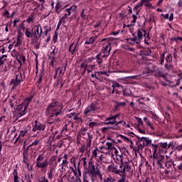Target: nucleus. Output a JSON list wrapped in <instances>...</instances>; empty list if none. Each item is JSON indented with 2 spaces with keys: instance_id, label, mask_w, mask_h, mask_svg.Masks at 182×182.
Here are the masks:
<instances>
[{
  "instance_id": "obj_61",
  "label": "nucleus",
  "mask_w": 182,
  "mask_h": 182,
  "mask_svg": "<svg viewBox=\"0 0 182 182\" xmlns=\"http://www.w3.org/2000/svg\"><path fill=\"white\" fill-rule=\"evenodd\" d=\"M69 11H70V13H73L75 12V11H76V9H77V7L76 6H71L70 8L68 9Z\"/></svg>"
},
{
  "instance_id": "obj_19",
  "label": "nucleus",
  "mask_w": 182,
  "mask_h": 182,
  "mask_svg": "<svg viewBox=\"0 0 182 182\" xmlns=\"http://www.w3.org/2000/svg\"><path fill=\"white\" fill-rule=\"evenodd\" d=\"M140 56H150L151 55V50L150 48H144L139 52Z\"/></svg>"
},
{
  "instance_id": "obj_48",
  "label": "nucleus",
  "mask_w": 182,
  "mask_h": 182,
  "mask_svg": "<svg viewBox=\"0 0 182 182\" xmlns=\"http://www.w3.org/2000/svg\"><path fill=\"white\" fill-rule=\"evenodd\" d=\"M107 171H109V173H114V164L109 165V166L107 168Z\"/></svg>"
},
{
  "instance_id": "obj_42",
  "label": "nucleus",
  "mask_w": 182,
  "mask_h": 182,
  "mask_svg": "<svg viewBox=\"0 0 182 182\" xmlns=\"http://www.w3.org/2000/svg\"><path fill=\"white\" fill-rule=\"evenodd\" d=\"M123 91L124 96H130L132 91L129 89H123L122 90Z\"/></svg>"
},
{
  "instance_id": "obj_35",
  "label": "nucleus",
  "mask_w": 182,
  "mask_h": 182,
  "mask_svg": "<svg viewBox=\"0 0 182 182\" xmlns=\"http://www.w3.org/2000/svg\"><path fill=\"white\" fill-rule=\"evenodd\" d=\"M71 170H73V172L74 173L75 176V178L76 177H82V172L80 171V168H77V172L76 171H75V169L73 168H70ZM78 173V175H77Z\"/></svg>"
},
{
  "instance_id": "obj_41",
  "label": "nucleus",
  "mask_w": 182,
  "mask_h": 182,
  "mask_svg": "<svg viewBox=\"0 0 182 182\" xmlns=\"http://www.w3.org/2000/svg\"><path fill=\"white\" fill-rule=\"evenodd\" d=\"M162 149H168L167 142H161L159 143V150Z\"/></svg>"
},
{
  "instance_id": "obj_11",
  "label": "nucleus",
  "mask_w": 182,
  "mask_h": 182,
  "mask_svg": "<svg viewBox=\"0 0 182 182\" xmlns=\"http://www.w3.org/2000/svg\"><path fill=\"white\" fill-rule=\"evenodd\" d=\"M107 59V57H105L103 54L98 53L95 56L96 62H94V63H96L97 66L98 65L99 68H102V64L103 63V60H106Z\"/></svg>"
},
{
  "instance_id": "obj_57",
  "label": "nucleus",
  "mask_w": 182,
  "mask_h": 182,
  "mask_svg": "<svg viewBox=\"0 0 182 182\" xmlns=\"http://www.w3.org/2000/svg\"><path fill=\"white\" fill-rule=\"evenodd\" d=\"M14 100H15V96H13L12 98L9 100V104L11 109L14 108Z\"/></svg>"
},
{
  "instance_id": "obj_38",
  "label": "nucleus",
  "mask_w": 182,
  "mask_h": 182,
  "mask_svg": "<svg viewBox=\"0 0 182 182\" xmlns=\"http://www.w3.org/2000/svg\"><path fill=\"white\" fill-rule=\"evenodd\" d=\"M128 41L129 42H133V43H136L137 45H139L141 42L140 40L139 41V38H137V36H135L133 38H129Z\"/></svg>"
},
{
  "instance_id": "obj_52",
  "label": "nucleus",
  "mask_w": 182,
  "mask_h": 182,
  "mask_svg": "<svg viewBox=\"0 0 182 182\" xmlns=\"http://www.w3.org/2000/svg\"><path fill=\"white\" fill-rule=\"evenodd\" d=\"M63 80V79L61 77H58L56 82H55V86H59V83H60Z\"/></svg>"
},
{
  "instance_id": "obj_58",
  "label": "nucleus",
  "mask_w": 182,
  "mask_h": 182,
  "mask_svg": "<svg viewBox=\"0 0 182 182\" xmlns=\"http://www.w3.org/2000/svg\"><path fill=\"white\" fill-rule=\"evenodd\" d=\"M26 133H28V131H20V134L18 135V137H25V134H26Z\"/></svg>"
},
{
  "instance_id": "obj_8",
  "label": "nucleus",
  "mask_w": 182,
  "mask_h": 182,
  "mask_svg": "<svg viewBox=\"0 0 182 182\" xmlns=\"http://www.w3.org/2000/svg\"><path fill=\"white\" fill-rule=\"evenodd\" d=\"M97 109V104H96V102H92L91 105L87 107V109H85L84 111L85 117L90 116V114L93 113V112H95Z\"/></svg>"
},
{
  "instance_id": "obj_44",
  "label": "nucleus",
  "mask_w": 182,
  "mask_h": 182,
  "mask_svg": "<svg viewBox=\"0 0 182 182\" xmlns=\"http://www.w3.org/2000/svg\"><path fill=\"white\" fill-rule=\"evenodd\" d=\"M132 18L133 20L131 21V26H134V23H136V21H137V16H136L135 14H132Z\"/></svg>"
},
{
  "instance_id": "obj_63",
  "label": "nucleus",
  "mask_w": 182,
  "mask_h": 182,
  "mask_svg": "<svg viewBox=\"0 0 182 182\" xmlns=\"http://www.w3.org/2000/svg\"><path fill=\"white\" fill-rule=\"evenodd\" d=\"M113 129V127H102V132L104 134H105L106 132H107V130H109V129Z\"/></svg>"
},
{
  "instance_id": "obj_45",
  "label": "nucleus",
  "mask_w": 182,
  "mask_h": 182,
  "mask_svg": "<svg viewBox=\"0 0 182 182\" xmlns=\"http://www.w3.org/2000/svg\"><path fill=\"white\" fill-rule=\"evenodd\" d=\"M80 17L83 21H86V19H87V15L85 14V9L82 10Z\"/></svg>"
},
{
  "instance_id": "obj_7",
  "label": "nucleus",
  "mask_w": 182,
  "mask_h": 182,
  "mask_svg": "<svg viewBox=\"0 0 182 182\" xmlns=\"http://www.w3.org/2000/svg\"><path fill=\"white\" fill-rule=\"evenodd\" d=\"M16 112V114L21 117V116H24V114L28 113V106H26L25 103L22 102L17 106Z\"/></svg>"
},
{
  "instance_id": "obj_28",
  "label": "nucleus",
  "mask_w": 182,
  "mask_h": 182,
  "mask_svg": "<svg viewBox=\"0 0 182 182\" xmlns=\"http://www.w3.org/2000/svg\"><path fill=\"white\" fill-rule=\"evenodd\" d=\"M129 170H132V166H130V164L127 162L124 168H122V173H124L126 171H129Z\"/></svg>"
},
{
  "instance_id": "obj_26",
  "label": "nucleus",
  "mask_w": 182,
  "mask_h": 182,
  "mask_svg": "<svg viewBox=\"0 0 182 182\" xmlns=\"http://www.w3.org/2000/svg\"><path fill=\"white\" fill-rule=\"evenodd\" d=\"M53 171H55V168L50 167V169L47 173V175H48V177L49 180H53Z\"/></svg>"
},
{
  "instance_id": "obj_34",
  "label": "nucleus",
  "mask_w": 182,
  "mask_h": 182,
  "mask_svg": "<svg viewBox=\"0 0 182 182\" xmlns=\"http://www.w3.org/2000/svg\"><path fill=\"white\" fill-rule=\"evenodd\" d=\"M151 147L152 148L153 153H157V150H160L159 144H152L151 145Z\"/></svg>"
},
{
  "instance_id": "obj_2",
  "label": "nucleus",
  "mask_w": 182,
  "mask_h": 182,
  "mask_svg": "<svg viewBox=\"0 0 182 182\" xmlns=\"http://www.w3.org/2000/svg\"><path fill=\"white\" fill-rule=\"evenodd\" d=\"M155 77H163L166 82H168L169 85L171 86V83H173V81H170L167 79L166 77V75H164V73L160 70L159 68H157V65L154 63H149L142 70V75H146V76H150V75H153Z\"/></svg>"
},
{
  "instance_id": "obj_39",
  "label": "nucleus",
  "mask_w": 182,
  "mask_h": 182,
  "mask_svg": "<svg viewBox=\"0 0 182 182\" xmlns=\"http://www.w3.org/2000/svg\"><path fill=\"white\" fill-rule=\"evenodd\" d=\"M25 35L26 38H32V31H31V28H27L25 31Z\"/></svg>"
},
{
  "instance_id": "obj_40",
  "label": "nucleus",
  "mask_w": 182,
  "mask_h": 182,
  "mask_svg": "<svg viewBox=\"0 0 182 182\" xmlns=\"http://www.w3.org/2000/svg\"><path fill=\"white\" fill-rule=\"evenodd\" d=\"M119 136L124 141H127V143H130L131 144H133V141L129 139L127 136L123 135H119Z\"/></svg>"
},
{
  "instance_id": "obj_3",
  "label": "nucleus",
  "mask_w": 182,
  "mask_h": 182,
  "mask_svg": "<svg viewBox=\"0 0 182 182\" xmlns=\"http://www.w3.org/2000/svg\"><path fill=\"white\" fill-rule=\"evenodd\" d=\"M100 164L96 163L95 165V163L93 161H90L88 163V170L87 173L90 176V178L91 180V182H97V180H101V181L103 180L102 172H100V169L99 168Z\"/></svg>"
},
{
  "instance_id": "obj_51",
  "label": "nucleus",
  "mask_w": 182,
  "mask_h": 182,
  "mask_svg": "<svg viewBox=\"0 0 182 182\" xmlns=\"http://www.w3.org/2000/svg\"><path fill=\"white\" fill-rule=\"evenodd\" d=\"M116 180L112 177H107L104 180V182H114Z\"/></svg>"
},
{
  "instance_id": "obj_12",
  "label": "nucleus",
  "mask_w": 182,
  "mask_h": 182,
  "mask_svg": "<svg viewBox=\"0 0 182 182\" xmlns=\"http://www.w3.org/2000/svg\"><path fill=\"white\" fill-rule=\"evenodd\" d=\"M112 87H113V90L112 91V93H114V92H117L116 94H119L120 95V92L122 90H123V87L122 85H120V84H119L118 82H113L112 84Z\"/></svg>"
},
{
  "instance_id": "obj_49",
  "label": "nucleus",
  "mask_w": 182,
  "mask_h": 182,
  "mask_svg": "<svg viewBox=\"0 0 182 182\" xmlns=\"http://www.w3.org/2000/svg\"><path fill=\"white\" fill-rule=\"evenodd\" d=\"M45 31L43 32L44 33V36H48V33H49V32H50V31H52V28L50 27L48 28L47 26H45Z\"/></svg>"
},
{
  "instance_id": "obj_33",
  "label": "nucleus",
  "mask_w": 182,
  "mask_h": 182,
  "mask_svg": "<svg viewBox=\"0 0 182 182\" xmlns=\"http://www.w3.org/2000/svg\"><path fill=\"white\" fill-rule=\"evenodd\" d=\"M31 38L34 39V41H38L39 39V36L37 34V33L35 31L34 29H31Z\"/></svg>"
},
{
  "instance_id": "obj_21",
  "label": "nucleus",
  "mask_w": 182,
  "mask_h": 182,
  "mask_svg": "<svg viewBox=\"0 0 182 182\" xmlns=\"http://www.w3.org/2000/svg\"><path fill=\"white\" fill-rule=\"evenodd\" d=\"M63 6V5L62 4V1H57V2L55 3V14H60V9H62Z\"/></svg>"
},
{
  "instance_id": "obj_14",
  "label": "nucleus",
  "mask_w": 182,
  "mask_h": 182,
  "mask_svg": "<svg viewBox=\"0 0 182 182\" xmlns=\"http://www.w3.org/2000/svg\"><path fill=\"white\" fill-rule=\"evenodd\" d=\"M146 30L144 28H139L136 31V38H138V41L141 42V39H143V35L144 36H146Z\"/></svg>"
},
{
  "instance_id": "obj_22",
  "label": "nucleus",
  "mask_w": 182,
  "mask_h": 182,
  "mask_svg": "<svg viewBox=\"0 0 182 182\" xmlns=\"http://www.w3.org/2000/svg\"><path fill=\"white\" fill-rule=\"evenodd\" d=\"M28 161H29V156L28 154V150H26L23 153V163H24V164H28Z\"/></svg>"
},
{
  "instance_id": "obj_37",
  "label": "nucleus",
  "mask_w": 182,
  "mask_h": 182,
  "mask_svg": "<svg viewBox=\"0 0 182 182\" xmlns=\"http://www.w3.org/2000/svg\"><path fill=\"white\" fill-rule=\"evenodd\" d=\"M13 176H14V182H18V180H19V177H18V170L14 169Z\"/></svg>"
},
{
  "instance_id": "obj_60",
  "label": "nucleus",
  "mask_w": 182,
  "mask_h": 182,
  "mask_svg": "<svg viewBox=\"0 0 182 182\" xmlns=\"http://www.w3.org/2000/svg\"><path fill=\"white\" fill-rule=\"evenodd\" d=\"M148 22H149V23L151 22H154V23H156V20L154 19V16L151 15L149 18Z\"/></svg>"
},
{
  "instance_id": "obj_10",
  "label": "nucleus",
  "mask_w": 182,
  "mask_h": 182,
  "mask_svg": "<svg viewBox=\"0 0 182 182\" xmlns=\"http://www.w3.org/2000/svg\"><path fill=\"white\" fill-rule=\"evenodd\" d=\"M165 60L166 63L164 65V68L166 70H170V69L173 68V65H171V63H173V55L170 53H168L166 56Z\"/></svg>"
},
{
  "instance_id": "obj_20",
  "label": "nucleus",
  "mask_w": 182,
  "mask_h": 182,
  "mask_svg": "<svg viewBox=\"0 0 182 182\" xmlns=\"http://www.w3.org/2000/svg\"><path fill=\"white\" fill-rule=\"evenodd\" d=\"M96 63H93V64H87L86 68L87 73H92V72L96 69Z\"/></svg>"
},
{
  "instance_id": "obj_43",
  "label": "nucleus",
  "mask_w": 182,
  "mask_h": 182,
  "mask_svg": "<svg viewBox=\"0 0 182 182\" xmlns=\"http://www.w3.org/2000/svg\"><path fill=\"white\" fill-rule=\"evenodd\" d=\"M172 166H173V163L170 161L166 162L165 164V167L166 168V170H169L171 171Z\"/></svg>"
},
{
  "instance_id": "obj_64",
  "label": "nucleus",
  "mask_w": 182,
  "mask_h": 182,
  "mask_svg": "<svg viewBox=\"0 0 182 182\" xmlns=\"http://www.w3.org/2000/svg\"><path fill=\"white\" fill-rule=\"evenodd\" d=\"M22 36H23V33L18 30L17 32V39H21Z\"/></svg>"
},
{
  "instance_id": "obj_50",
  "label": "nucleus",
  "mask_w": 182,
  "mask_h": 182,
  "mask_svg": "<svg viewBox=\"0 0 182 182\" xmlns=\"http://www.w3.org/2000/svg\"><path fill=\"white\" fill-rule=\"evenodd\" d=\"M53 41L54 42V43H56V42H58V31H56L54 33Z\"/></svg>"
},
{
  "instance_id": "obj_53",
  "label": "nucleus",
  "mask_w": 182,
  "mask_h": 182,
  "mask_svg": "<svg viewBox=\"0 0 182 182\" xmlns=\"http://www.w3.org/2000/svg\"><path fill=\"white\" fill-rule=\"evenodd\" d=\"M87 129H86V128H83L82 129L80 132H79V134H80V136H86V131Z\"/></svg>"
},
{
  "instance_id": "obj_23",
  "label": "nucleus",
  "mask_w": 182,
  "mask_h": 182,
  "mask_svg": "<svg viewBox=\"0 0 182 182\" xmlns=\"http://www.w3.org/2000/svg\"><path fill=\"white\" fill-rule=\"evenodd\" d=\"M87 147H90V146H92V140L93 139V134H90V132H87Z\"/></svg>"
},
{
  "instance_id": "obj_25",
  "label": "nucleus",
  "mask_w": 182,
  "mask_h": 182,
  "mask_svg": "<svg viewBox=\"0 0 182 182\" xmlns=\"http://www.w3.org/2000/svg\"><path fill=\"white\" fill-rule=\"evenodd\" d=\"M119 124H122V126H126V122L119 121L115 125L112 126V130H119L120 127Z\"/></svg>"
},
{
  "instance_id": "obj_13",
  "label": "nucleus",
  "mask_w": 182,
  "mask_h": 182,
  "mask_svg": "<svg viewBox=\"0 0 182 182\" xmlns=\"http://www.w3.org/2000/svg\"><path fill=\"white\" fill-rule=\"evenodd\" d=\"M126 106V102L114 101V110L117 112Z\"/></svg>"
},
{
  "instance_id": "obj_62",
  "label": "nucleus",
  "mask_w": 182,
  "mask_h": 182,
  "mask_svg": "<svg viewBox=\"0 0 182 182\" xmlns=\"http://www.w3.org/2000/svg\"><path fill=\"white\" fill-rule=\"evenodd\" d=\"M43 75H45V68H42L40 70V74L38 75V77H43Z\"/></svg>"
},
{
  "instance_id": "obj_46",
  "label": "nucleus",
  "mask_w": 182,
  "mask_h": 182,
  "mask_svg": "<svg viewBox=\"0 0 182 182\" xmlns=\"http://www.w3.org/2000/svg\"><path fill=\"white\" fill-rule=\"evenodd\" d=\"M144 122H145V123H146L147 126H149V127H151V129H153V125H151V122H150V120H149V118L144 117Z\"/></svg>"
},
{
  "instance_id": "obj_4",
  "label": "nucleus",
  "mask_w": 182,
  "mask_h": 182,
  "mask_svg": "<svg viewBox=\"0 0 182 182\" xmlns=\"http://www.w3.org/2000/svg\"><path fill=\"white\" fill-rule=\"evenodd\" d=\"M101 42L105 43L102 46V52L100 53V54L104 55L105 58H107L109 55H110V50L112 49L111 45H112V43H116V38L113 37H110L109 38H102Z\"/></svg>"
},
{
  "instance_id": "obj_59",
  "label": "nucleus",
  "mask_w": 182,
  "mask_h": 182,
  "mask_svg": "<svg viewBox=\"0 0 182 182\" xmlns=\"http://www.w3.org/2000/svg\"><path fill=\"white\" fill-rule=\"evenodd\" d=\"M27 22L31 23V22H33V15H30L27 18Z\"/></svg>"
},
{
  "instance_id": "obj_30",
  "label": "nucleus",
  "mask_w": 182,
  "mask_h": 182,
  "mask_svg": "<svg viewBox=\"0 0 182 182\" xmlns=\"http://www.w3.org/2000/svg\"><path fill=\"white\" fill-rule=\"evenodd\" d=\"M32 99H33V95H30L28 97L26 98L24 102V105H26L28 107H29V104L32 102Z\"/></svg>"
},
{
  "instance_id": "obj_56",
  "label": "nucleus",
  "mask_w": 182,
  "mask_h": 182,
  "mask_svg": "<svg viewBox=\"0 0 182 182\" xmlns=\"http://www.w3.org/2000/svg\"><path fill=\"white\" fill-rule=\"evenodd\" d=\"M22 45V40L21 38H17V41L15 44L16 48H18V46H21Z\"/></svg>"
},
{
  "instance_id": "obj_17",
  "label": "nucleus",
  "mask_w": 182,
  "mask_h": 182,
  "mask_svg": "<svg viewBox=\"0 0 182 182\" xmlns=\"http://www.w3.org/2000/svg\"><path fill=\"white\" fill-rule=\"evenodd\" d=\"M78 42L75 44V43H73L70 45L69 48H68V52L71 53V55H75V52L77 50V45Z\"/></svg>"
},
{
  "instance_id": "obj_27",
  "label": "nucleus",
  "mask_w": 182,
  "mask_h": 182,
  "mask_svg": "<svg viewBox=\"0 0 182 182\" xmlns=\"http://www.w3.org/2000/svg\"><path fill=\"white\" fill-rule=\"evenodd\" d=\"M67 65H64V67H61L59 73H58V77H63V75H65V72H66V68Z\"/></svg>"
},
{
  "instance_id": "obj_47",
  "label": "nucleus",
  "mask_w": 182,
  "mask_h": 182,
  "mask_svg": "<svg viewBox=\"0 0 182 182\" xmlns=\"http://www.w3.org/2000/svg\"><path fill=\"white\" fill-rule=\"evenodd\" d=\"M106 146H107V150H113V148L114 147V146H113V144L110 142H107Z\"/></svg>"
},
{
  "instance_id": "obj_24",
  "label": "nucleus",
  "mask_w": 182,
  "mask_h": 182,
  "mask_svg": "<svg viewBox=\"0 0 182 182\" xmlns=\"http://www.w3.org/2000/svg\"><path fill=\"white\" fill-rule=\"evenodd\" d=\"M97 39V37L92 36L90 39L85 41V45H93Z\"/></svg>"
},
{
  "instance_id": "obj_1",
  "label": "nucleus",
  "mask_w": 182,
  "mask_h": 182,
  "mask_svg": "<svg viewBox=\"0 0 182 182\" xmlns=\"http://www.w3.org/2000/svg\"><path fill=\"white\" fill-rule=\"evenodd\" d=\"M46 114L48 117L47 123L53 124V123L60 122L59 116L63 114V104L59 103L55 100H52V102L49 104L46 109Z\"/></svg>"
},
{
  "instance_id": "obj_15",
  "label": "nucleus",
  "mask_w": 182,
  "mask_h": 182,
  "mask_svg": "<svg viewBox=\"0 0 182 182\" xmlns=\"http://www.w3.org/2000/svg\"><path fill=\"white\" fill-rule=\"evenodd\" d=\"M48 166H49L48 160H44L42 162L37 164L36 167H38V168H42V171H44L45 168H46Z\"/></svg>"
},
{
  "instance_id": "obj_9",
  "label": "nucleus",
  "mask_w": 182,
  "mask_h": 182,
  "mask_svg": "<svg viewBox=\"0 0 182 182\" xmlns=\"http://www.w3.org/2000/svg\"><path fill=\"white\" fill-rule=\"evenodd\" d=\"M34 123L32 132H45V129H46V124H42L38 120L35 121Z\"/></svg>"
},
{
  "instance_id": "obj_16",
  "label": "nucleus",
  "mask_w": 182,
  "mask_h": 182,
  "mask_svg": "<svg viewBox=\"0 0 182 182\" xmlns=\"http://www.w3.org/2000/svg\"><path fill=\"white\" fill-rule=\"evenodd\" d=\"M119 114H117L115 115H113V116H111V117H108V120H109V123L108 124H112V126H116V124H117V117H119Z\"/></svg>"
},
{
  "instance_id": "obj_18",
  "label": "nucleus",
  "mask_w": 182,
  "mask_h": 182,
  "mask_svg": "<svg viewBox=\"0 0 182 182\" xmlns=\"http://www.w3.org/2000/svg\"><path fill=\"white\" fill-rule=\"evenodd\" d=\"M33 29L34 30L35 32L37 33L38 38H41L42 36V33H43L42 30V26L41 24L36 25Z\"/></svg>"
},
{
  "instance_id": "obj_6",
  "label": "nucleus",
  "mask_w": 182,
  "mask_h": 182,
  "mask_svg": "<svg viewBox=\"0 0 182 182\" xmlns=\"http://www.w3.org/2000/svg\"><path fill=\"white\" fill-rule=\"evenodd\" d=\"M138 139V143H136L138 146V149H141V150H143L144 147H149V146H151L153 144H151V139L149 137H140L139 136H136Z\"/></svg>"
},
{
  "instance_id": "obj_36",
  "label": "nucleus",
  "mask_w": 182,
  "mask_h": 182,
  "mask_svg": "<svg viewBox=\"0 0 182 182\" xmlns=\"http://www.w3.org/2000/svg\"><path fill=\"white\" fill-rule=\"evenodd\" d=\"M6 58H7L6 55H3L0 56V68L1 66H4V64L6 60Z\"/></svg>"
},
{
  "instance_id": "obj_54",
  "label": "nucleus",
  "mask_w": 182,
  "mask_h": 182,
  "mask_svg": "<svg viewBox=\"0 0 182 182\" xmlns=\"http://www.w3.org/2000/svg\"><path fill=\"white\" fill-rule=\"evenodd\" d=\"M145 97H141L139 98V100H136L137 103H139V105H144V100H145Z\"/></svg>"
},
{
  "instance_id": "obj_55",
  "label": "nucleus",
  "mask_w": 182,
  "mask_h": 182,
  "mask_svg": "<svg viewBox=\"0 0 182 182\" xmlns=\"http://www.w3.org/2000/svg\"><path fill=\"white\" fill-rule=\"evenodd\" d=\"M41 143V139H36L34 141L32 142V144L30 146H38Z\"/></svg>"
},
{
  "instance_id": "obj_32",
  "label": "nucleus",
  "mask_w": 182,
  "mask_h": 182,
  "mask_svg": "<svg viewBox=\"0 0 182 182\" xmlns=\"http://www.w3.org/2000/svg\"><path fill=\"white\" fill-rule=\"evenodd\" d=\"M43 160H45V156H43V154H40L36 159V164H38L39 163H42Z\"/></svg>"
},
{
  "instance_id": "obj_31",
  "label": "nucleus",
  "mask_w": 182,
  "mask_h": 182,
  "mask_svg": "<svg viewBox=\"0 0 182 182\" xmlns=\"http://www.w3.org/2000/svg\"><path fill=\"white\" fill-rule=\"evenodd\" d=\"M119 168L121 169H118L119 168V165H114V174H120V173H122V166H120Z\"/></svg>"
},
{
  "instance_id": "obj_5",
  "label": "nucleus",
  "mask_w": 182,
  "mask_h": 182,
  "mask_svg": "<svg viewBox=\"0 0 182 182\" xmlns=\"http://www.w3.org/2000/svg\"><path fill=\"white\" fill-rule=\"evenodd\" d=\"M26 79V75L25 73L19 72L16 73L15 78H12L10 82V85L12 86L11 89H16L18 87L21 86V83L25 82Z\"/></svg>"
},
{
  "instance_id": "obj_29",
  "label": "nucleus",
  "mask_w": 182,
  "mask_h": 182,
  "mask_svg": "<svg viewBox=\"0 0 182 182\" xmlns=\"http://www.w3.org/2000/svg\"><path fill=\"white\" fill-rule=\"evenodd\" d=\"M102 75H107V73L103 71L97 72L95 74H92L91 77H95V79H97V80H99V76Z\"/></svg>"
}]
</instances>
